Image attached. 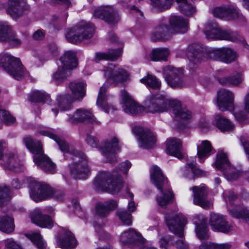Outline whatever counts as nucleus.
Instances as JSON below:
<instances>
[{
	"label": "nucleus",
	"mask_w": 249,
	"mask_h": 249,
	"mask_svg": "<svg viewBox=\"0 0 249 249\" xmlns=\"http://www.w3.org/2000/svg\"><path fill=\"white\" fill-rule=\"evenodd\" d=\"M120 241L124 245L136 244H142L143 243V239L141 235L134 229H129L128 231H124L121 235Z\"/></svg>",
	"instance_id": "obj_33"
},
{
	"label": "nucleus",
	"mask_w": 249,
	"mask_h": 249,
	"mask_svg": "<svg viewBox=\"0 0 249 249\" xmlns=\"http://www.w3.org/2000/svg\"><path fill=\"white\" fill-rule=\"evenodd\" d=\"M151 5L158 10H162L169 8L173 3V0H150Z\"/></svg>",
	"instance_id": "obj_54"
},
{
	"label": "nucleus",
	"mask_w": 249,
	"mask_h": 249,
	"mask_svg": "<svg viewBox=\"0 0 249 249\" xmlns=\"http://www.w3.org/2000/svg\"><path fill=\"white\" fill-rule=\"evenodd\" d=\"M195 231L197 236L199 239L209 238L208 227L205 222H202L199 225H196Z\"/></svg>",
	"instance_id": "obj_53"
},
{
	"label": "nucleus",
	"mask_w": 249,
	"mask_h": 249,
	"mask_svg": "<svg viewBox=\"0 0 249 249\" xmlns=\"http://www.w3.org/2000/svg\"><path fill=\"white\" fill-rule=\"evenodd\" d=\"M10 191L7 187H0V206L6 202L9 197Z\"/></svg>",
	"instance_id": "obj_58"
},
{
	"label": "nucleus",
	"mask_w": 249,
	"mask_h": 249,
	"mask_svg": "<svg viewBox=\"0 0 249 249\" xmlns=\"http://www.w3.org/2000/svg\"><path fill=\"white\" fill-rule=\"evenodd\" d=\"M133 131L138 137V139L141 147L147 149L154 147L156 139L154 134L149 130L136 126L133 128Z\"/></svg>",
	"instance_id": "obj_18"
},
{
	"label": "nucleus",
	"mask_w": 249,
	"mask_h": 249,
	"mask_svg": "<svg viewBox=\"0 0 249 249\" xmlns=\"http://www.w3.org/2000/svg\"><path fill=\"white\" fill-rule=\"evenodd\" d=\"M232 216L237 218H242L248 224H249V210H242L238 211L233 210L230 211Z\"/></svg>",
	"instance_id": "obj_56"
},
{
	"label": "nucleus",
	"mask_w": 249,
	"mask_h": 249,
	"mask_svg": "<svg viewBox=\"0 0 249 249\" xmlns=\"http://www.w3.org/2000/svg\"><path fill=\"white\" fill-rule=\"evenodd\" d=\"M61 66L65 69L71 70L77 67L78 60L76 57V53L73 51L66 52L60 57Z\"/></svg>",
	"instance_id": "obj_34"
},
{
	"label": "nucleus",
	"mask_w": 249,
	"mask_h": 249,
	"mask_svg": "<svg viewBox=\"0 0 249 249\" xmlns=\"http://www.w3.org/2000/svg\"><path fill=\"white\" fill-rule=\"evenodd\" d=\"M193 192L194 203L201 207L207 209L211 207V203L207 199L208 191L204 185L194 186L192 188Z\"/></svg>",
	"instance_id": "obj_25"
},
{
	"label": "nucleus",
	"mask_w": 249,
	"mask_h": 249,
	"mask_svg": "<svg viewBox=\"0 0 249 249\" xmlns=\"http://www.w3.org/2000/svg\"><path fill=\"white\" fill-rule=\"evenodd\" d=\"M71 73L69 70L65 68L59 66L57 70L53 75V80L57 84L61 83L65 81L67 78L70 76Z\"/></svg>",
	"instance_id": "obj_44"
},
{
	"label": "nucleus",
	"mask_w": 249,
	"mask_h": 249,
	"mask_svg": "<svg viewBox=\"0 0 249 249\" xmlns=\"http://www.w3.org/2000/svg\"><path fill=\"white\" fill-rule=\"evenodd\" d=\"M236 119L240 123H243L247 120V117L244 112L242 111H236L234 113Z\"/></svg>",
	"instance_id": "obj_63"
},
{
	"label": "nucleus",
	"mask_w": 249,
	"mask_h": 249,
	"mask_svg": "<svg viewBox=\"0 0 249 249\" xmlns=\"http://www.w3.org/2000/svg\"><path fill=\"white\" fill-rule=\"evenodd\" d=\"M31 12L29 5L24 0H8L6 12L12 19L17 21Z\"/></svg>",
	"instance_id": "obj_10"
},
{
	"label": "nucleus",
	"mask_w": 249,
	"mask_h": 249,
	"mask_svg": "<svg viewBox=\"0 0 249 249\" xmlns=\"http://www.w3.org/2000/svg\"><path fill=\"white\" fill-rule=\"evenodd\" d=\"M0 41L7 42L13 46H19L22 42L11 27L4 22H0Z\"/></svg>",
	"instance_id": "obj_23"
},
{
	"label": "nucleus",
	"mask_w": 249,
	"mask_h": 249,
	"mask_svg": "<svg viewBox=\"0 0 249 249\" xmlns=\"http://www.w3.org/2000/svg\"><path fill=\"white\" fill-rule=\"evenodd\" d=\"M86 83L84 82H73L69 84L73 99L81 101L86 94Z\"/></svg>",
	"instance_id": "obj_36"
},
{
	"label": "nucleus",
	"mask_w": 249,
	"mask_h": 249,
	"mask_svg": "<svg viewBox=\"0 0 249 249\" xmlns=\"http://www.w3.org/2000/svg\"><path fill=\"white\" fill-rule=\"evenodd\" d=\"M230 243L217 244L211 242H204L199 246V249H230Z\"/></svg>",
	"instance_id": "obj_47"
},
{
	"label": "nucleus",
	"mask_w": 249,
	"mask_h": 249,
	"mask_svg": "<svg viewBox=\"0 0 249 249\" xmlns=\"http://www.w3.org/2000/svg\"><path fill=\"white\" fill-rule=\"evenodd\" d=\"M0 119L7 125L13 124L16 118L5 110L0 109Z\"/></svg>",
	"instance_id": "obj_57"
},
{
	"label": "nucleus",
	"mask_w": 249,
	"mask_h": 249,
	"mask_svg": "<svg viewBox=\"0 0 249 249\" xmlns=\"http://www.w3.org/2000/svg\"><path fill=\"white\" fill-rule=\"evenodd\" d=\"M14 230V219L11 217L5 215L0 217V230L9 233Z\"/></svg>",
	"instance_id": "obj_42"
},
{
	"label": "nucleus",
	"mask_w": 249,
	"mask_h": 249,
	"mask_svg": "<svg viewBox=\"0 0 249 249\" xmlns=\"http://www.w3.org/2000/svg\"><path fill=\"white\" fill-rule=\"evenodd\" d=\"M0 65L8 73L18 80L22 79L27 73L19 59L9 54L0 56Z\"/></svg>",
	"instance_id": "obj_7"
},
{
	"label": "nucleus",
	"mask_w": 249,
	"mask_h": 249,
	"mask_svg": "<svg viewBox=\"0 0 249 249\" xmlns=\"http://www.w3.org/2000/svg\"><path fill=\"white\" fill-rule=\"evenodd\" d=\"M207 55L210 59L218 60L228 64L235 61L238 57L235 51L226 47L210 50Z\"/></svg>",
	"instance_id": "obj_13"
},
{
	"label": "nucleus",
	"mask_w": 249,
	"mask_h": 249,
	"mask_svg": "<svg viewBox=\"0 0 249 249\" xmlns=\"http://www.w3.org/2000/svg\"><path fill=\"white\" fill-rule=\"evenodd\" d=\"M196 163L194 161L188 163L187 165L189 169L195 176H199L202 175V171L196 167Z\"/></svg>",
	"instance_id": "obj_62"
},
{
	"label": "nucleus",
	"mask_w": 249,
	"mask_h": 249,
	"mask_svg": "<svg viewBox=\"0 0 249 249\" xmlns=\"http://www.w3.org/2000/svg\"><path fill=\"white\" fill-rule=\"evenodd\" d=\"M93 17L110 24L117 23L120 18L118 11L111 7H100L95 9Z\"/></svg>",
	"instance_id": "obj_17"
},
{
	"label": "nucleus",
	"mask_w": 249,
	"mask_h": 249,
	"mask_svg": "<svg viewBox=\"0 0 249 249\" xmlns=\"http://www.w3.org/2000/svg\"><path fill=\"white\" fill-rule=\"evenodd\" d=\"M117 215L121 221L126 225H131L132 223L131 214L125 210H120L117 212Z\"/></svg>",
	"instance_id": "obj_55"
},
{
	"label": "nucleus",
	"mask_w": 249,
	"mask_h": 249,
	"mask_svg": "<svg viewBox=\"0 0 249 249\" xmlns=\"http://www.w3.org/2000/svg\"><path fill=\"white\" fill-rule=\"evenodd\" d=\"M76 101L69 94L60 95L58 97L57 102L59 107L62 110H68L71 108L72 102Z\"/></svg>",
	"instance_id": "obj_46"
},
{
	"label": "nucleus",
	"mask_w": 249,
	"mask_h": 249,
	"mask_svg": "<svg viewBox=\"0 0 249 249\" xmlns=\"http://www.w3.org/2000/svg\"><path fill=\"white\" fill-rule=\"evenodd\" d=\"M212 145L208 141H202L201 144L197 146V155L200 161L203 162L204 159L210 155Z\"/></svg>",
	"instance_id": "obj_41"
},
{
	"label": "nucleus",
	"mask_w": 249,
	"mask_h": 249,
	"mask_svg": "<svg viewBox=\"0 0 249 249\" xmlns=\"http://www.w3.org/2000/svg\"><path fill=\"white\" fill-rule=\"evenodd\" d=\"M169 52L165 48H157L152 51L150 53V58L153 61H158L166 60Z\"/></svg>",
	"instance_id": "obj_45"
},
{
	"label": "nucleus",
	"mask_w": 249,
	"mask_h": 249,
	"mask_svg": "<svg viewBox=\"0 0 249 249\" xmlns=\"http://www.w3.org/2000/svg\"><path fill=\"white\" fill-rule=\"evenodd\" d=\"M227 72L226 70H218L216 71L215 77L220 84L236 87L242 82V74L241 72H236L235 74L224 76Z\"/></svg>",
	"instance_id": "obj_19"
},
{
	"label": "nucleus",
	"mask_w": 249,
	"mask_h": 249,
	"mask_svg": "<svg viewBox=\"0 0 249 249\" xmlns=\"http://www.w3.org/2000/svg\"><path fill=\"white\" fill-rule=\"evenodd\" d=\"M210 223L214 229L222 232L228 233L232 230V226L229 224L226 218L218 214L211 215Z\"/></svg>",
	"instance_id": "obj_27"
},
{
	"label": "nucleus",
	"mask_w": 249,
	"mask_h": 249,
	"mask_svg": "<svg viewBox=\"0 0 249 249\" xmlns=\"http://www.w3.org/2000/svg\"><path fill=\"white\" fill-rule=\"evenodd\" d=\"M68 121L72 124L85 121H88L92 123H98L91 112L83 108L77 109L73 115H69Z\"/></svg>",
	"instance_id": "obj_28"
},
{
	"label": "nucleus",
	"mask_w": 249,
	"mask_h": 249,
	"mask_svg": "<svg viewBox=\"0 0 249 249\" xmlns=\"http://www.w3.org/2000/svg\"><path fill=\"white\" fill-rule=\"evenodd\" d=\"M85 140L87 143L90 146L93 147H97L99 144V140L94 136L88 134Z\"/></svg>",
	"instance_id": "obj_59"
},
{
	"label": "nucleus",
	"mask_w": 249,
	"mask_h": 249,
	"mask_svg": "<svg viewBox=\"0 0 249 249\" xmlns=\"http://www.w3.org/2000/svg\"><path fill=\"white\" fill-rule=\"evenodd\" d=\"M223 196L225 201L226 202L229 201L230 202L235 200L237 197V196L231 191H225L223 193Z\"/></svg>",
	"instance_id": "obj_61"
},
{
	"label": "nucleus",
	"mask_w": 249,
	"mask_h": 249,
	"mask_svg": "<svg viewBox=\"0 0 249 249\" xmlns=\"http://www.w3.org/2000/svg\"><path fill=\"white\" fill-rule=\"evenodd\" d=\"M29 100L34 103H45L50 99V96L45 92L36 91L29 96Z\"/></svg>",
	"instance_id": "obj_48"
},
{
	"label": "nucleus",
	"mask_w": 249,
	"mask_h": 249,
	"mask_svg": "<svg viewBox=\"0 0 249 249\" xmlns=\"http://www.w3.org/2000/svg\"><path fill=\"white\" fill-rule=\"evenodd\" d=\"M216 124L222 131H231L234 129V125L223 116L218 114L215 116Z\"/></svg>",
	"instance_id": "obj_39"
},
{
	"label": "nucleus",
	"mask_w": 249,
	"mask_h": 249,
	"mask_svg": "<svg viewBox=\"0 0 249 249\" xmlns=\"http://www.w3.org/2000/svg\"><path fill=\"white\" fill-rule=\"evenodd\" d=\"M214 165L217 170L223 172L224 176L228 180L231 181L238 178V174L233 171L231 168L230 162L225 153L222 152L217 153Z\"/></svg>",
	"instance_id": "obj_14"
},
{
	"label": "nucleus",
	"mask_w": 249,
	"mask_h": 249,
	"mask_svg": "<svg viewBox=\"0 0 249 249\" xmlns=\"http://www.w3.org/2000/svg\"><path fill=\"white\" fill-rule=\"evenodd\" d=\"M176 1L178 3V9L182 13L190 16L195 12V8L188 3L187 0H176Z\"/></svg>",
	"instance_id": "obj_49"
},
{
	"label": "nucleus",
	"mask_w": 249,
	"mask_h": 249,
	"mask_svg": "<svg viewBox=\"0 0 249 249\" xmlns=\"http://www.w3.org/2000/svg\"><path fill=\"white\" fill-rule=\"evenodd\" d=\"M2 160L4 161L5 165L11 169H13L19 165L18 159L12 153L6 154L2 158Z\"/></svg>",
	"instance_id": "obj_50"
},
{
	"label": "nucleus",
	"mask_w": 249,
	"mask_h": 249,
	"mask_svg": "<svg viewBox=\"0 0 249 249\" xmlns=\"http://www.w3.org/2000/svg\"><path fill=\"white\" fill-rule=\"evenodd\" d=\"M169 230L180 239L176 242L177 249H188V245L183 239V227L186 224V219L181 213L168 214L166 216Z\"/></svg>",
	"instance_id": "obj_5"
},
{
	"label": "nucleus",
	"mask_w": 249,
	"mask_h": 249,
	"mask_svg": "<svg viewBox=\"0 0 249 249\" xmlns=\"http://www.w3.org/2000/svg\"><path fill=\"white\" fill-rule=\"evenodd\" d=\"M175 100H170L161 94H152L144 101L145 108L147 112L160 113L167 111L172 107Z\"/></svg>",
	"instance_id": "obj_9"
},
{
	"label": "nucleus",
	"mask_w": 249,
	"mask_h": 249,
	"mask_svg": "<svg viewBox=\"0 0 249 249\" xmlns=\"http://www.w3.org/2000/svg\"><path fill=\"white\" fill-rule=\"evenodd\" d=\"M172 103L173 113L177 119L187 121L191 119L192 112L187 108L182 107L180 103L178 101L175 100Z\"/></svg>",
	"instance_id": "obj_35"
},
{
	"label": "nucleus",
	"mask_w": 249,
	"mask_h": 249,
	"mask_svg": "<svg viewBox=\"0 0 249 249\" xmlns=\"http://www.w3.org/2000/svg\"><path fill=\"white\" fill-rule=\"evenodd\" d=\"M36 246L38 249H47L46 243L39 233H34L27 236Z\"/></svg>",
	"instance_id": "obj_52"
},
{
	"label": "nucleus",
	"mask_w": 249,
	"mask_h": 249,
	"mask_svg": "<svg viewBox=\"0 0 249 249\" xmlns=\"http://www.w3.org/2000/svg\"><path fill=\"white\" fill-rule=\"evenodd\" d=\"M30 195L36 202L52 198L53 189L48 184L39 182H34L30 184Z\"/></svg>",
	"instance_id": "obj_11"
},
{
	"label": "nucleus",
	"mask_w": 249,
	"mask_h": 249,
	"mask_svg": "<svg viewBox=\"0 0 249 249\" xmlns=\"http://www.w3.org/2000/svg\"><path fill=\"white\" fill-rule=\"evenodd\" d=\"M122 49L111 50L107 52L96 53L95 59L98 60H115L122 54Z\"/></svg>",
	"instance_id": "obj_38"
},
{
	"label": "nucleus",
	"mask_w": 249,
	"mask_h": 249,
	"mask_svg": "<svg viewBox=\"0 0 249 249\" xmlns=\"http://www.w3.org/2000/svg\"><path fill=\"white\" fill-rule=\"evenodd\" d=\"M166 81L169 86L173 88H181L184 85L183 79L182 70L172 66H168L163 69Z\"/></svg>",
	"instance_id": "obj_12"
},
{
	"label": "nucleus",
	"mask_w": 249,
	"mask_h": 249,
	"mask_svg": "<svg viewBox=\"0 0 249 249\" xmlns=\"http://www.w3.org/2000/svg\"><path fill=\"white\" fill-rule=\"evenodd\" d=\"M104 75L116 85L130 80L129 74L126 71L113 64H109L105 68Z\"/></svg>",
	"instance_id": "obj_15"
},
{
	"label": "nucleus",
	"mask_w": 249,
	"mask_h": 249,
	"mask_svg": "<svg viewBox=\"0 0 249 249\" xmlns=\"http://www.w3.org/2000/svg\"><path fill=\"white\" fill-rule=\"evenodd\" d=\"M131 164L128 160L125 162H122L118 168H116L112 173V176L116 178V180H118V178L122 181V186L123 185L124 181L122 177V175H126L129 169L130 168ZM121 181V180H120Z\"/></svg>",
	"instance_id": "obj_43"
},
{
	"label": "nucleus",
	"mask_w": 249,
	"mask_h": 249,
	"mask_svg": "<svg viewBox=\"0 0 249 249\" xmlns=\"http://www.w3.org/2000/svg\"><path fill=\"white\" fill-rule=\"evenodd\" d=\"M150 177L152 183L161 192L162 195L157 196L156 200L158 205L161 207L166 206L173 201V195L167 188V180L163 175L160 168L156 165L150 170Z\"/></svg>",
	"instance_id": "obj_3"
},
{
	"label": "nucleus",
	"mask_w": 249,
	"mask_h": 249,
	"mask_svg": "<svg viewBox=\"0 0 249 249\" xmlns=\"http://www.w3.org/2000/svg\"><path fill=\"white\" fill-rule=\"evenodd\" d=\"M57 245L64 249H72L76 245V241L72 233L69 231L63 230L61 237L56 238Z\"/></svg>",
	"instance_id": "obj_32"
},
{
	"label": "nucleus",
	"mask_w": 249,
	"mask_h": 249,
	"mask_svg": "<svg viewBox=\"0 0 249 249\" xmlns=\"http://www.w3.org/2000/svg\"><path fill=\"white\" fill-rule=\"evenodd\" d=\"M94 33V25L82 20L67 30L66 37L69 42L77 44L90 39Z\"/></svg>",
	"instance_id": "obj_4"
},
{
	"label": "nucleus",
	"mask_w": 249,
	"mask_h": 249,
	"mask_svg": "<svg viewBox=\"0 0 249 249\" xmlns=\"http://www.w3.org/2000/svg\"><path fill=\"white\" fill-rule=\"evenodd\" d=\"M30 216L32 222L39 227L50 229L53 226L50 217L48 215L43 214L39 209L35 210Z\"/></svg>",
	"instance_id": "obj_31"
},
{
	"label": "nucleus",
	"mask_w": 249,
	"mask_h": 249,
	"mask_svg": "<svg viewBox=\"0 0 249 249\" xmlns=\"http://www.w3.org/2000/svg\"><path fill=\"white\" fill-rule=\"evenodd\" d=\"M40 133L54 140L62 152L70 153L73 155L72 158L73 163L71 167V174L75 178L85 179L86 176L89 172V169L85 154L78 151L70 150L66 142L49 131H40Z\"/></svg>",
	"instance_id": "obj_1"
},
{
	"label": "nucleus",
	"mask_w": 249,
	"mask_h": 249,
	"mask_svg": "<svg viewBox=\"0 0 249 249\" xmlns=\"http://www.w3.org/2000/svg\"><path fill=\"white\" fill-rule=\"evenodd\" d=\"M176 34V32L167 23H160L151 35V39L154 41H165L170 39Z\"/></svg>",
	"instance_id": "obj_24"
},
{
	"label": "nucleus",
	"mask_w": 249,
	"mask_h": 249,
	"mask_svg": "<svg viewBox=\"0 0 249 249\" xmlns=\"http://www.w3.org/2000/svg\"><path fill=\"white\" fill-rule=\"evenodd\" d=\"M120 98L123 110L125 113L134 115L143 111V107L139 105L126 90L121 91Z\"/></svg>",
	"instance_id": "obj_16"
},
{
	"label": "nucleus",
	"mask_w": 249,
	"mask_h": 249,
	"mask_svg": "<svg viewBox=\"0 0 249 249\" xmlns=\"http://www.w3.org/2000/svg\"><path fill=\"white\" fill-rule=\"evenodd\" d=\"M217 105L221 111L231 110L233 108V93L225 89H221L217 91Z\"/></svg>",
	"instance_id": "obj_21"
},
{
	"label": "nucleus",
	"mask_w": 249,
	"mask_h": 249,
	"mask_svg": "<svg viewBox=\"0 0 249 249\" xmlns=\"http://www.w3.org/2000/svg\"><path fill=\"white\" fill-rule=\"evenodd\" d=\"M208 52L209 50L207 51L205 48L202 47L201 46L193 44L188 46L187 49L186 55L191 63L197 64L205 58H209L207 55Z\"/></svg>",
	"instance_id": "obj_22"
},
{
	"label": "nucleus",
	"mask_w": 249,
	"mask_h": 249,
	"mask_svg": "<svg viewBox=\"0 0 249 249\" xmlns=\"http://www.w3.org/2000/svg\"><path fill=\"white\" fill-rule=\"evenodd\" d=\"M166 153L167 154L174 156L179 159L183 157L182 143L181 141L176 138H170L167 140Z\"/></svg>",
	"instance_id": "obj_29"
},
{
	"label": "nucleus",
	"mask_w": 249,
	"mask_h": 249,
	"mask_svg": "<svg viewBox=\"0 0 249 249\" xmlns=\"http://www.w3.org/2000/svg\"><path fill=\"white\" fill-rule=\"evenodd\" d=\"M45 36V33L41 30H37L33 35L32 37L35 40H42Z\"/></svg>",
	"instance_id": "obj_64"
},
{
	"label": "nucleus",
	"mask_w": 249,
	"mask_h": 249,
	"mask_svg": "<svg viewBox=\"0 0 249 249\" xmlns=\"http://www.w3.org/2000/svg\"><path fill=\"white\" fill-rule=\"evenodd\" d=\"M5 249H22L18 244L12 239H8L4 241Z\"/></svg>",
	"instance_id": "obj_60"
},
{
	"label": "nucleus",
	"mask_w": 249,
	"mask_h": 249,
	"mask_svg": "<svg viewBox=\"0 0 249 249\" xmlns=\"http://www.w3.org/2000/svg\"><path fill=\"white\" fill-rule=\"evenodd\" d=\"M212 13L214 17L227 20H234L242 16L238 9L233 6L216 7Z\"/></svg>",
	"instance_id": "obj_26"
},
{
	"label": "nucleus",
	"mask_w": 249,
	"mask_h": 249,
	"mask_svg": "<svg viewBox=\"0 0 249 249\" xmlns=\"http://www.w3.org/2000/svg\"><path fill=\"white\" fill-rule=\"evenodd\" d=\"M117 207L116 202L113 200H110L104 203H99L96 206V213L98 215L105 217L110 211L114 210Z\"/></svg>",
	"instance_id": "obj_37"
},
{
	"label": "nucleus",
	"mask_w": 249,
	"mask_h": 249,
	"mask_svg": "<svg viewBox=\"0 0 249 249\" xmlns=\"http://www.w3.org/2000/svg\"><path fill=\"white\" fill-rule=\"evenodd\" d=\"M140 81L142 83L146 84L148 86L155 89H160L161 86L160 82L158 80L156 76L152 75H148L141 79Z\"/></svg>",
	"instance_id": "obj_51"
},
{
	"label": "nucleus",
	"mask_w": 249,
	"mask_h": 249,
	"mask_svg": "<svg viewBox=\"0 0 249 249\" xmlns=\"http://www.w3.org/2000/svg\"><path fill=\"white\" fill-rule=\"evenodd\" d=\"M120 149L119 140L116 137H113L107 140L101 147V150L106 157L107 162L110 163H114L117 161L115 154Z\"/></svg>",
	"instance_id": "obj_20"
},
{
	"label": "nucleus",
	"mask_w": 249,
	"mask_h": 249,
	"mask_svg": "<svg viewBox=\"0 0 249 249\" xmlns=\"http://www.w3.org/2000/svg\"><path fill=\"white\" fill-rule=\"evenodd\" d=\"M118 180L108 172L100 171L96 176L94 181L95 188L98 191H106L114 194L120 192L122 188V181Z\"/></svg>",
	"instance_id": "obj_6"
},
{
	"label": "nucleus",
	"mask_w": 249,
	"mask_h": 249,
	"mask_svg": "<svg viewBox=\"0 0 249 249\" xmlns=\"http://www.w3.org/2000/svg\"><path fill=\"white\" fill-rule=\"evenodd\" d=\"M107 89V87L105 85L101 87L96 104L98 107H101L105 111L108 113L112 107L107 103L106 91Z\"/></svg>",
	"instance_id": "obj_40"
},
{
	"label": "nucleus",
	"mask_w": 249,
	"mask_h": 249,
	"mask_svg": "<svg viewBox=\"0 0 249 249\" xmlns=\"http://www.w3.org/2000/svg\"><path fill=\"white\" fill-rule=\"evenodd\" d=\"M23 142L27 148L34 155V161L39 168L45 172L51 174L55 173V165L43 154L39 141L35 142L31 136H27L23 138Z\"/></svg>",
	"instance_id": "obj_2"
},
{
	"label": "nucleus",
	"mask_w": 249,
	"mask_h": 249,
	"mask_svg": "<svg viewBox=\"0 0 249 249\" xmlns=\"http://www.w3.org/2000/svg\"><path fill=\"white\" fill-rule=\"evenodd\" d=\"M204 33L208 39L227 40L231 41L241 40V37L237 32L230 29H221L214 22L208 23L205 26Z\"/></svg>",
	"instance_id": "obj_8"
},
{
	"label": "nucleus",
	"mask_w": 249,
	"mask_h": 249,
	"mask_svg": "<svg viewBox=\"0 0 249 249\" xmlns=\"http://www.w3.org/2000/svg\"><path fill=\"white\" fill-rule=\"evenodd\" d=\"M171 28L174 30L176 34H184L189 30V21L187 19L178 16H171L169 19Z\"/></svg>",
	"instance_id": "obj_30"
}]
</instances>
